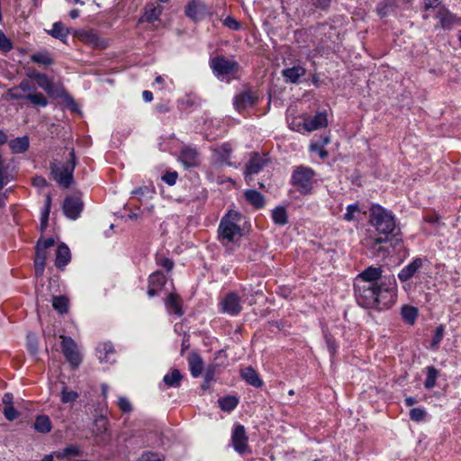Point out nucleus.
I'll use <instances>...</instances> for the list:
<instances>
[{"label": "nucleus", "mask_w": 461, "mask_h": 461, "mask_svg": "<svg viewBox=\"0 0 461 461\" xmlns=\"http://www.w3.org/2000/svg\"><path fill=\"white\" fill-rule=\"evenodd\" d=\"M357 303L367 309L383 311L390 308L396 300V281L394 276H385L378 285L354 283Z\"/></svg>", "instance_id": "f257e3e1"}, {"label": "nucleus", "mask_w": 461, "mask_h": 461, "mask_svg": "<svg viewBox=\"0 0 461 461\" xmlns=\"http://www.w3.org/2000/svg\"><path fill=\"white\" fill-rule=\"evenodd\" d=\"M369 212V222L378 233L384 234L387 238L393 235L395 243L402 241V239L398 237L399 233H393L396 230V223L395 217L391 211L380 204L374 203L371 205Z\"/></svg>", "instance_id": "f03ea898"}, {"label": "nucleus", "mask_w": 461, "mask_h": 461, "mask_svg": "<svg viewBox=\"0 0 461 461\" xmlns=\"http://www.w3.org/2000/svg\"><path fill=\"white\" fill-rule=\"evenodd\" d=\"M241 220V214L235 211L230 210L221 218L218 227V236L223 244L235 242L241 236V229L239 225Z\"/></svg>", "instance_id": "7ed1b4c3"}, {"label": "nucleus", "mask_w": 461, "mask_h": 461, "mask_svg": "<svg viewBox=\"0 0 461 461\" xmlns=\"http://www.w3.org/2000/svg\"><path fill=\"white\" fill-rule=\"evenodd\" d=\"M76 167V156L71 149L66 163H50V171L54 180L60 185L68 188L73 182V173Z\"/></svg>", "instance_id": "20e7f679"}, {"label": "nucleus", "mask_w": 461, "mask_h": 461, "mask_svg": "<svg viewBox=\"0 0 461 461\" xmlns=\"http://www.w3.org/2000/svg\"><path fill=\"white\" fill-rule=\"evenodd\" d=\"M210 67L218 78L227 80L234 77L240 69V65L237 61L229 59L221 55L212 59Z\"/></svg>", "instance_id": "39448f33"}, {"label": "nucleus", "mask_w": 461, "mask_h": 461, "mask_svg": "<svg viewBox=\"0 0 461 461\" xmlns=\"http://www.w3.org/2000/svg\"><path fill=\"white\" fill-rule=\"evenodd\" d=\"M314 171L307 167H297L292 176V184L302 194H308L312 187Z\"/></svg>", "instance_id": "423d86ee"}, {"label": "nucleus", "mask_w": 461, "mask_h": 461, "mask_svg": "<svg viewBox=\"0 0 461 461\" xmlns=\"http://www.w3.org/2000/svg\"><path fill=\"white\" fill-rule=\"evenodd\" d=\"M62 352L69 364L77 367L81 363V355L77 343L70 337L60 335Z\"/></svg>", "instance_id": "0eeeda50"}, {"label": "nucleus", "mask_w": 461, "mask_h": 461, "mask_svg": "<svg viewBox=\"0 0 461 461\" xmlns=\"http://www.w3.org/2000/svg\"><path fill=\"white\" fill-rule=\"evenodd\" d=\"M328 125L327 113L325 112H319L313 117H307L303 120V124L299 123L296 127L294 123L291 124V129L301 131L304 130L307 132L325 128Z\"/></svg>", "instance_id": "6e6552de"}, {"label": "nucleus", "mask_w": 461, "mask_h": 461, "mask_svg": "<svg viewBox=\"0 0 461 461\" xmlns=\"http://www.w3.org/2000/svg\"><path fill=\"white\" fill-rule=\"evenodd\" d=\"M249 438L246 434L245 428L243 425H236L231 433L230 444L240 455L246 453H251L249 445H248Z\"/></svg>", "instance_id": "1a4fd4ad"}, {"label": "nucleus", "mask_w": 461, "mask_h": 461, "mask_svg": "<svg viewBox=\"0 0 461 461\" xmlns=\"http://www.w3.org/2000/svg\"><path fill=\"white\" fill-rule=\"evenodd\" d=\"M390 240L387 237L369 236L365 240V246L375 257H385L390 254V250L385 244Z\"/></svg>", "instance_id": "9d476101"}, {"label": "nucleus", "mask_w": 461, "mask_h": 461, "mask_svg": "<svg viewBox=\"0 0 461 461\" xmlns=\"http://www.w3.org/2000/svg\"><path fill=\"white\" fill-rule=\"evenodd\" d=\"M84 208L81 197L77 195L68 196L63 202V212L70 220H77Z\"/></svg>", "instance_id": "9b49d317"}, {"label": "nucleus", "mask_w": 461, "mask_h": 461, "mask_svg": "<svg viewBox=\"0 0 461 461\" xmlns=\"http://www.w3.org/2000/svg\"><path fill=\"white\" fill-rule=\"evenodd\" d=\"M383 269L378 267H368L355 278L354 283L366 285H378L385 276H382Z\"/></svg>", "instance_id": "f8f14e48"}, {"label": "nucleus", "mask_w": 461, "mask_h": 461, "mask_svg": "<svg viewBox=\"0 0 461 461\" xmlns=\"http://www.w3.org/2000/svg\"><path fill=\"white\" fill-rule=\"evenodd\" d=\"M221 309L224 313L231 316L238 315L242 307L240 304V299L235 293L228 294L220 303Z\"/></svg>", "instance_id": "ddd939ff"}, {"label": "nucleus", "mask_w": 461, "mask_h": 461, "mask_svg": "<svg viewBox=\"0 0 461 461\" xmlns=\"http://www.w3.org/2000/svg\"><path fill=\"white\" fill-rule=\"evenodd\" d=\"M438 20L440 27L444 30H450L455 25L460 24V20L456 14H452L446 6H439L435 14Z\"/></svg>", "instance_id": "4468645a"}, {"label": "nucleus", "mask_w": 461, "mask_h": 461, "mask_svg": "<svg viewBox=\"0 0 461 461\" xmlns=\"http://www.w3.org/2000/svg\"><path fill=\"white\" fill-rule=\"evenodd\" d=\"M77 37L83 43L95 49L102 50L108 46L107 41L99 37V35L92 30L81 31L77 33Z\"/></svg>", "instance_id": "2eb2a0df"}, {"label": "nucleus", "mask_w": 461, "mask_h": 461, "mask_svg": "<svg viewBox=\"0 0 461 461\" xmlns=\"http://www.w3.org/2000/svg\"><path fill=\"white\" fill-rule=\"evenodd\" d=\"M267 164V159L265 155L258 153H252L245 168V178L249 181V177L259 173L263 167Z\"/></svg>", "instance_id": "dca6fc26"}, {"label": "nucleus", "mask_w": 461, "mask_h": 461, "mask_svg": "<svg viewBox=\"0 0 461 461\" xmlns=\"http://www.w3.org/2000/svg\"><path fill=\"white\" fill-rule=\"evenodd\" d=\"M258 99V97L255 92L248 90L237 95L234 98L233 104L238 112H242L255 105Z\"/></svg>", "instance_id": "f3484780"}, {"label": "nucleus", "mask_w": 461, "mask_h": 461, "mask_svg": "<svg viewBox=\"0 0 461 461\" xmlns=\"http://www.w3.org/2000/svg\"><path fill=\"white\" fill-rule=\"evenodd\" d=\"M185 14L192 20L199 21L210 14V12L203 3L192 1L187 5Z\"/></svg>", "instance_id": "a211bd4d"}, {"label": "nucleus", "mask_w": 461, "mask_h": 461, "mask_svg": "<svg viewBox=\"0 0 461 461\" xmlns=\"http://www.w3.org/2000/svg\"><path fill=\"white\" fill-rule=\"evenodd\" d=\"M36 80L38 86L43 89L51 97H60L64 93L62 86H55L48 77L42 73L41 76H37Z\"/></svg>", "instance_id": "6ab92c4d"}, {"label": "nucleus", "mask_w": 461, "mask_h": 461, "mask_svg": "<svg viewBox=\"0 0 461 461\" xmlns=\"http://www.w3.org/2000/svg\"><path fill=\"white\" fill-rule=\"evenodd\" d=\"M422 267V259L415 258L407 266H405L398 274V278L401 282H407L412 278L419 269Z\"/></svg>", "instance_id": "aec40b11"}, {"label": "nucleus", "mask_w": 461, "mask_h": 461, "mask_svg": "<svg viewBox=\"0 0 461 461\" xmlns=\"http://www.w3.org/2000/svg\"><path fill=\"white\" fill-rule=\"evenodd\" d=\"M305 74H306V69L300 65L285 68L282 71V76L284 77L285 81L286 83H291V84H299L301 77L305 76Z\"/></svg>", "instance_id": "412c9836"}, {"label": "nucleus", "mask_w": 461, "mask_h": 461, "mask_svg": "<svg viewBox=\"0 0 461 461\" xmlns=\"http://www.w3.org/2000/svg\"><path fill=\"white\" fill-rule=\"evenodd\" d=\"M98 358L101 362L113 363L115 361V350L111 342H104L96 348Z\"/></svg>", "instance_id": "4be33fe9"}, {"label": "nucleus", "mask_w": 461, "mask_h": 461, "mask_svg": "<svg viewBox=\"0 0 461 461\" xmlns=\"http://www.w3.org/2000/svg\"><path fill=\"white\" fill-rule=\"evenodd\" d=\"M52 393H57L61 395V401L63 403L73 402L77 401L78 394L77 392L70 390L65 386L64 383H56L54 386L51 388Z\"/></svg>", "instance_id": "5701e85b"}, {"label": "nucleus", "mask_w": 461, "mask_h": 461, "mask_svg": "<svg viewBox=\"0 0 461 461\" xmlns=\"http://www.w3.org/2000/svg\"><path fill=\"white\" fill-rule=\"evenodd\" d=\"M191 375L194 377L201 375L203 370V361L196 352H191L187 357Z\"/></svg>", "instance_id": "b1692460"}, {"label": "nucleus", "mask_w": 461, "mask_h": 461, "mask_svg": "<svg viewBox=\"0 0 461 461\" xmlns=\"http://www.w3.org/2000/svg\"><path fill=\"white\" fill-rule=\"evenodd\" d=\"M8 145L14 154L25 152L30 146L28 136L17 137L8 141Z\"/></svg>", "instance_id": "393cba45"}, {"label": "nucleus", "mask_w": 461, "mask_h": 461, "mask_svg": "<svg viewBox=\"0 0 461 461\" xmlns=\"http://www.w3.org/2000/svg\"><path fill=\"white\" fill-rule=\"evenodd\" d=\"M180 159L185 167H194L198 162V153L194 149L185 147L180 153Z\"/></svg>", "instance_id": "a878e982"}, {"label": "nucleus", "mask_w": 461, "mask_h": 461, "mask_svg": "<svg viewBox=\"0 0 461 461\" xmlns=\"http://www.w3.org/2000/svg\"><path fill=\"white\" fill-rule=\"evenodd\" d=\"M71 259L70 250L68 246L61 244L57 249L55 265L59 268L64 267Z\"/></svg>", "instance_id": "bb28decb"}, {"label": "nucleus", "mask_w": 461, "mask_h": 461, "mask_svg": "<svg viewBox=\"0 0 461 461\" xmlns=\"http://www.w3.org/2000/svg\"><path fill=\"white\" fill-rule=\"evenodd\" d=\"M163 8L160 5H155L152 3L147 4L145 6V13L142 17V20L153 23L158 20L160 14H162Z\"/></svg>", "instance_id": "cd10ccee"}, {"label": "nucleus", "mask_w": 461, "mask_h": 461, "mask_svg": "<svg viewBox=\"0 0 461 461\" xmlns=\"http://www.w3.org/2000/svg\"><path fill=\"white\" fill-rule=\"evenodd\" d=\"M47 259V252L42 249L36 248L35 258H34V268L36 276H41L44 272L45 264Z\"/></svg>", "instance_id": "c85d7f7f"}, {"label": "nucleus", "mask_w": 461, "mask_h": 461, "mask_svg": "<svg viewBox=\"0 0 461 461\" xmlns=\"http://www.w3.org/2000/svg\"><path fill=\"white\" fill-rule=\"evenodd\" d=\"M246 200L251 203L255 208L260 209L265 205L264 195L254 189L247 190L244 194Z\"/></svg>", "instance_id": "c756f323"}, {"label": "nucleus", "mask_w": 461, "mask_h": 461, "mask_svg": "<svg viewBox=\"0 0 461 461\" xmlns=\"http://www.w3.org/2000/svg\"><path fill=\"white\" fill-rule=\"evenodd\" d=\"M48 33L53 38L59 39L62 42H66L69 31L61 22H56L53 23L52 29L48 31Z\"/></svg>", "instance_id": "7c9ffc66"}, {"label": "nucleus", "mask_w": 461, "mask_h": 461, "mask_svg": "<svg viewBox=\"0 0 461 461\" xmlns=\"http://www.w3.org/2000/svg\"><path fill=\"white\" fill-rule=\"evenodd\" d=\"M241 376L248 384L255 387H259L262 384L258 374L250 366L241 370Z\"/></svg>", "instance_id": "2f4dec72"}, {"label": "nucleus", "mask_w": 461, "mask_h": 461, "mask_svg": "<svg viewBox=\"0 0 461 461\" xmlns=\"http://www.w3.org/2000/svg\"><path fill=\"white\" fill-rule=\"evenodd\" d=\"M272 220L275 224L284 226L288 222L287 211L285 206H277L272 210Z\"/></svg>", "instance_id": "473e14b6"}, {"label": "nucleus", "mask_w": 461, "mask_h": 461, "mask_svg": "<svg viewBox=\"0 0 461 461\" xmlns=\"http://www.w3.org/2000/svg\"><path fill=\"white\" fill-rule=\"evenodd\" d=\"M33 428L37 432L46 434L51 430L52 425L48 416L40 415L36 418Z\"/></svg>", "instance_id": "72a5a7b5"}, {"label": "nucleus", "mask_w": 461, "mask_h": 461, "mask_svg": "<svg viewBox=\"0 0 461 461\" xmlns=\"http://www.w3.org/2000/svg\"><path fill=\"white\" fill-rule=\"evenodd\" d=\"M183 376L178 369H173L171 372L166 374L163 377V382L168 387H178Z\"/></svg>", "instance_id": "f704fd0d"}, {"label": "nucleus", "mask_w": 461, "mask_h": 461, "mask_svg": "<svg viewBox=\"0 0 461 461\" xmlns=\"http://www.w3.org/2000/svg\"><path fill=\"white\" fill-rule=\"evenodd\" d=\"M402 320L408 324H414L418 316V309L413 306L404 305L401 311Z\"/></svg>", "instance_id": "c9c22d12"}, {"label": "nucleus", "mask_w": 461, "mask_h": 461, "mask_svg": "<svg viewBox=\"0 0 461 461\" xmlns=\"http://www.w3.org/2000/svg\"><path fill=\"white\" fill-rule=\"evenodd\" d=\"M108 421L105 417L101 415L96 418L94 422V427L92 429V432L95 437L102 436L107 430Z\"/></svg>", "instance_id": "e433bc0d"}, {"label": "nucleus", "mask_w": 461, "mask_h": 461, "mask_svg": "<svg viewBox=\"0 0 461 461\" xmlns=\"http://www.w3.org/2000/svg\"><path fill=\"white\" fill-rule=\"evenodd\" d=\"M50 206H51V195L48 194L45 198V204L44 208L41 212V230L43 231L48 225L50 212Z\"/></svg>", "instance_id": "4c0bfd02"}, {"label": "nucleus", "mask_w": 461, "mask_h": 461, "mask_svg": "<svg viewBox=\"0 0 461 461\" xmlns=\"http://www.w3.org/2000/svg\"><path fill=\"white\" fill-rule=\"evenodd\" d=\"M361 213V209L358 203L349 204L346 208V212L343 215V219L347 221H353L357 220V215Z\"/></svg>", "instance_id": "58836bf2"}, {"label": "nucleus", "mask_w": 461, "mask_h": 461, "mask_svg": "<svg viewBox=\"0 0 461 461\" xmlns=\"http://www.w3.org/2000/svg\"><path fill=\"white\" fill-rule=\"evenodd\" d=\"M31 60L34 63L50 66L54 63V59L46 51L37 52L31 56Z\"/></svg>", "instance_id": "ea45409f"}, {"label": "nucleus", "mask_w": 461, "mask_h": 461, "mask_svg": "<svg viewBox=\"0 0 461 461\" xmlns=\"http://www.w3.org/2000/svg\"><path fill=\"white\" fill-rule=\"evenodd\" d=\"M166 284V276L160 271H156L149 277V285L161 289Z\"/></svg>", "instance_id": "a19ab883"}, {"label": "nucleus", "mask_w": 461, "mask_h": 461, "mask_svg": "<svg viewBox=\"0 0 461 461\" xmlns=\"http://www.w3.org/2000/svg\"><path fill=\"white\" fill-rule=\"evenodd\" d=\"M52 306L57 312L63 314L68 312V301L65 296H54Z\"/></svg>", "instance_id": "79ce46f5"}, {"label": "nucleus", "mask_w": 461, "mask_h": 461, "mask_svg": "<svg viewBox=\"0 0 461 461\" xmlns=\"http://www.w3.org/2000/svg\"><path fill=\"white\" fill-rule=\"evenodd\" d=\"M26 99L29 100L32 104L41 107H46L48 105V100L45 95L41 93H29L26 95Z\"/></svg>", "instance_id": "37998d69"}, {"label": "nucleus", "mask_w": 461, "mask_h": 461, "mask_svg": "<svg viewBox=\"0 0 461 461\" xmlns=\"http://www.w3.org/2000/svg\"><path fill=\"white\" fill-rule=\"evenodd\" d=\"M167 308L173 312L174 313L177 314V315H182V311H181V307H180V304H179V301H178V296L177 295H175L173 294H170L168 296H167V303H166Z\"/></svg>", "instance_id": "c03bdc74"}, {"label": "nucleus", "mask_w": 461, "mask_h": 461, "mask_svg": "<svg viewBox=\"0 0 461 461\" xmlns=\"http://www.w3.org/2000/svg\"><path fill=\"white\" fill-rule=\"evenodd\" d=\"M438 372L433 366L427 367V377L424 382L426 388H432L435 385Z\"/></svg>", "instance_id": "a18cd8bd"}, {"label": "nucleus", "mask_w": 461, "mask_h": 461, "mask_svg": "<svg viewBox=\"0 0 461 461\" xmlns=\"http://www.w3.org/2000/svg\"><path fill=\"white\" fill-rule=\"evenodd\" d=\"M444 326L441 324L436 328L435 334L433 336L432 341H431V348L437 349L443 339L444 336Z\"/></svg>", "instance_id": "49530a36"}, {"label": "nucleus", "mask_w": 461, "mask_h": 461, "mask_svg": "<svg viewBox=\"0 0 461 461\" xmlns=\"http://www.w3.org/2000/svg\"><path fill=\"white\" fill-rule=\"evenodd\" d=\"M80 451L79 447L74 445L68 446L65 447L62 452L57 454V456L59 458H65L68 456H79Z\"/></svg>", "instance_id": "de8ad7c7"}, {"label": "nucleus", "mask_w": 461, "mask_h": 461, "mask_svg": "<svg viewBox=\"0 0 461 461\" xmlns=\"http://www.w3.org/2000/svg\"><path fill=\"white\" fill-rule=\"evenodd\" d=\"M26 95L23 91H20L17 86L8 89L5 94L6 100H21L26 99Z\"/></svg>", "instance_id": "09e8293b"}, {"label": "nucleus", "mask_w": 461, "mask_h": 461, "mask_svg": "<svg viewBox=\"0 0 461 461\" xmlns=\"http://www.w3.org/2000/svg\"><path fill=\"white\" fill-rule=\"evenodd\" d=\"M156 263L157 265L164 267L167 271H171L174 267L173 260L163 255H157Z\"/></svg>", "instance_id": "8fccbe9b"}, {"label": "nucleus", "mask_w": 461, "mask_h": 461, "mask_svg": "<svg viewBox=\"0 0 461 461\" xmlns=\"http://www.w3.org/2000/svg\"><path fill=\"white\" fill-rule=\"evenodd\" d=\"M13 49V43L5 34L0 30V52L6 53Z\"/></svg>", "instance_id": "3c124183"}, {"label": "nucleus", "mask_w": 461, "mask_h": 461, "mask_svg": "<svg viewBox=\"0 0 461 461\" xmlns=\"http://www.w3.org/2000/svg\"><path fill=\"white\" fill-rule=\"evenodd\" d=\"M426 414H427L426 411L422 408H413L410 411L411 419L413 421H417V422L424 420Z\"/></svg>", "instance_id": "603ef678"}, {"label": "nucleus", "mask_w": 461, "mask_h": 461, "mask_svg": "<svg viewBox=\"0 0 461 461\" xmlns=\"http://www.w3.org/2000/svg\"><path fill=\"white\" fill-rule=\"evenodd\" d=\"M215 378V367H209L204 375V383L203 384V389H207L210 384L214 381Z\"/></svg>", "instance_id": "864d4df0"}, {"label": "nucleus", "mask_w": 461, "mask_h": 461, "mask_svg": "<svg viewBox=\"0 0 461 461\" xmlns=\"http://www.w3.org/2000/svg\"><path fill=\"white\" fill-rule=\"evenodd\" d=\"M4 414L8 420H14L19 417V412L14 409V405H5Z\"/></svg>", "instance_id": "5fc2aeb1"}, {"label": "nucleus", "mask_w": 461, "mask_h": 461, "mask_svg": "<svg viewBox=\"0 0 461 461\" xmlns=\"http://www.w3.org/2000/svg\"><path fill=\"white\" fill-rule=\"evenodd\" d=\"M223 24L227 28L233 30V31H239L240 29V23L232 16H228L223 20Z\"/></svg>", "instance_id": "6e6d98bb"}, {"label": "nucleus", "mask_w": 461, "mask_h": 461, "mask_svg": "<svg viewBox=\"0 0 461 461\" xmlns=\"http://www.w3.org/2000/svg\"><path fill=\"white\" fill-rule=\"evenodd\" d=\"M162 458L158 453L146 452L143 453L137 461H161Z\"/></svg>", "instance_id": "4d7b16f0"}, {"label": "nucleus", "mask_w": 461, "mask_h": 461, "mask_svg": "<svg viewBox=\"0 0 461 461\" xmlns=\"http://www.w3.org/2000/svg\"><path fill=\"white\" fill-rule=\"evenodd\" d=\"M177 173L176 171L174 172H167L163 176L162 179L165 181L168 185H174L177 179Z\"/></svg>", "instance_id": "13d9d810"}, {"label": "nucleus", "mask_w": 461, "mask_h": 461, "mask_svg": "<svg viewBox=\"0 0 461 461\" xmlns=\"http://www.w3.org/2000/svg\"><path fill=\"white\" fill-rule=\"evenodd\" d=\"M17 88L23 93L35 90V86L28 79L22 80Z\"/></svg>", "instance_id": "bf43d9fd"}, {"label": "nucleus", "mask_w": 461, "mask_h": 461, "mask_svg": "<svg viewBox=\"0 0 461 461\" xmlns=\"http://www.w3.org/2000/svg\"><path fill=\"white\" fill-rule=\"evenodd\" d=\"M424 9L429 11L430 9H438L441 5V0H423Z\"/></svg>", "instance_id": "052dcab7"}, {"label": "nucleus", "mask_w": 461, "mask_h": 461, "mask_svg": "<svg viewBox=\"0 0 461 461\" xmlns=\"http://www.w3.org/2000/svg\"><path fill=\"white\" fill-rule=\"evenodd\" d=\"M54 243H55V240L53 238H48L44 240H40L37 242L36 248L41 247V249H42V250L46 251V249L52 247L54 245Z\"/></svg>", "instance_id": "680f3d73"}, {"label": "nucleus", "mask_w": 461, "mask_h": 461, "mask_svg": "<svg viewBox=\"0 0 461 461\" xmlns=\"http://www.w3.org/2000/svg\"><path fill=\"white\" fill-rule=\"evenodd\" d=\"M28 348L32 354H35L38 350L36 338L33 335H28Z\"/></svg>", "instance_id": "e2e57ef3"}, {"label": "nucleus", "mask_w": 461, "mask_h": 461, "mask_svg": "<svg viewBox=\"0 0 461 461\" xmlns=\"http://www.w3.org/2000/svg\"><path fill=\"white\" fill-rule=\"evenodd\" d=\"M326 343L330 353L333 355L338 348L336 342L330 337L326 336Z\"/></svg>", "instance_id": "0e129e2a"}, {"label": "nucleus", "mask_w": 461, "mask_h": 461, "mask_svg": "<svg viewBox=\"0 0 461 461\" xmlns=\"http://www.w3.org/2000/svg\"><path fill=\"white\" fill-rule=\"evenodd\" d=\"M311 149L312 150H318L319 152V155L321 158H325L328 157V152L322 149V146L321 147H319L318 144H312L311 146Z\"/></svg>", "instance_id": "69168bd1"}, {"label": "nucleus", "mask_w": 461, "mask_h": 461, "mask_svg": "<svg viewBox=\"0 0 461 461\" xmlns=\"http://www.w3.org/2000/svg\"><path fill=\"white\" fill-rule=\"evenodd\" d=\"M32 183L35 186L43 187L47 185V181L42 176H36L33 178Z\"/></svg>", "instance_id": "338daca9"}, {"label": "nucleus", "mask_w": 461, "mask_h": 461, "mask_svg": "<svg viewBox=\"0 0 461 461\" xmlns=\"http://www.w3.org/2000/svg\"><path fill=\"white\" fill-rule=\"evenodd\" d=\"M14 402V395L11 393H6L2 399V403L4 404H9L13 403Z\"/></svg>", "instance_id": "774afa93"}]
</instances>
